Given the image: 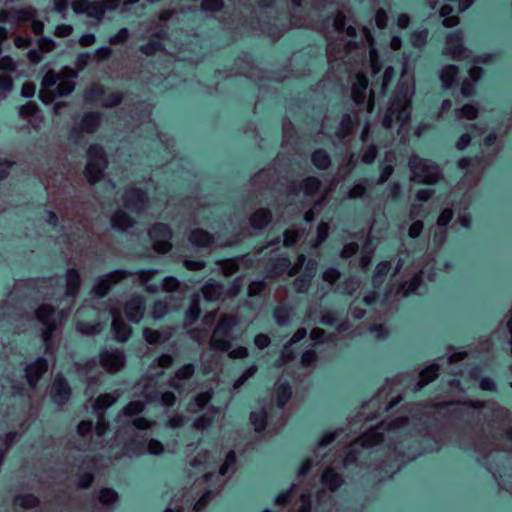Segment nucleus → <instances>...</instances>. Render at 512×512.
I'll use <instances>...</instances> for the list:
<instances>
[{
  "mask_svg": "<svg viewBox=\"0 0 512 512\" xmlns=\"http://www.w3.org/2000/svg\"><path fill=\"white\" fill-rule=\"evenodd\" d=\"M332 28L336 37L327 39L326 48L329 73L340 87L344 86V80L351 84V97L355 105L371 113L375 106V90L371 88L367 98L368 76L374 77L382 68L371 29L364 26L360 41L355 40L356 28L353 25L346 27V17L342 12L333 18Z\"/></svg>",
  "mask_w": 512,
  "mask_h": 512,
  "instance_id": "f257e3e1",
  "label": "nucleus"
},
{
  "mask_svg": "<svg viewBox=\"0 0 512 512\" xmlns=\"http://www.w3.org/2000/svg\"><path fill=\"white\" fill-rule=\"evenodd\" d=\"M144 410V403L136 400L128 403L118 415L122 425L115 433V441L123 442L122 456L134 457L145 453L160 455L164 448L160 441L148 439L147 430L155 425L145 417H135Z\"/></svg>",
  "mask_w": 512,
  "mask_h": 512,
  "instance_id": "f03ea898",
  "label": "nucleus"
},
{
  "mask_svg": "<svg viewBox=\"0 0 512 512\" xmlns=\"http://www.w3.org/2000/svg\"><path fill=\"white\" fill-rule=\"evenodd\" d=\"M158 271L155 269L140 270L136 272L126 270H116L100 277L92 288V292L98 296H105L108 291L117 283L120 282H133L146 286V291L150 293H157L160 290L168 292L176 291L180 285L177 278L168 276L157 283H150L152 277Z\"/></svg>",
  "mask_w": 512,
  "mask_h": 512,
  "instance_id": "7ed1b4c3",
  "label": "nucleus"
},
{
  "mask_svg": "<svg viewBox=\"0 0 512 512\" xmlns=\"http://www.w3.org/2000/svg\"><path fill=\"white\" fill-rule=\"evenodd\" d=\"M409 425V418L406 416L397 417L391 421H382L374 428L369 429L361 435L354 443H352L347 451L345 457L342 459L344 467L358 464L359 462V449H368L386 439L398 438Z\"/></svg>",
  "mask_w": 512,
  "mask_h": 512,
  "instance_id": "20e7f679",
  "label": "nucleus"
},
{
  "mask_svg": "<svg viewBox=\"0 0 512 512\" xmlns=\"http://www.w3.org/2000/svg\"><path fill=\"white\" fill-rule=\"evenodd\" d=\"M119 395L106 393L100 395L92 404L94 412L97 414V423L95 426V436L86 442V438L91 434L93 423L90 420H83L77 426V433L84 440V444L80 450H96L103 448L107 441L109 433V423L105 419L104 411L112 406L118 399Z\"/></svg>",
  "mask_w": 512,
  "mask_h": 512,
  "instance_id": "39448f33",
  "label": "nucleus"
},
{
  "mask_svg": "<svg viewBox=\"0 0 512 512\" xmlns=\"http://www.w3.org/2000/svg\"><path fill=\"white\" fill-rule=\"evenodd\" d=\"M415 87L409 80H401L389 99L388 107L382 120L383 126L391 130L397 126L398 135L410 121L411 99L414 95Z\"/></svg>",
  "mask_w": 512,
  "mask_h": 512,
  "instance_id": "423d86ee",
  "label": "nucleus"
},
{
  "mask_svg": "<svg viewBox=\"0 0 512 512\" xmlns=\"http://www.w3.org/2000/svg\"><path fill=\"white\" fill-rule=\"evenodd\" d=\"M237 325L238 320L235 316L225 315L221 317L210 338L211 348L223 352H229V357L233 359H243L247 357L248 350L244 346H239L230 350L231 333Z\"/></svg>",
  "mask_w": 512,
  "mask_h": 512,
  "instance_id": "0eeeda50",
  "label": "nucleus"
},
{
  "mask_svg": "<svg viewBox=\"0 0 512 512\" xmlns=\"http://www.w3.org/2000/svg\"><path fill=\"white\" fill-rule=\"evenodd\" d=\"M138 2L139 0H74L72 8L76 14H84L100 22L106 11L120 9L122 12H127L133 4Z\"/></svg>",
  "mask_w": 512,
  "mask_h": 512,
  "instance_id": "6e6552de",
  "label": "nucleus"
},
{
  "mask_svg": "<svg viewBox=\"0 0 512 512\" xmlns=\"http://www.w3.org/2000/svg\"><path fill=\"white\" fill-rule=\"evenodd\" d=\"M304 265L305 268L303 275L313 279L317 270V262L314 259H310L306 262V256L304 254H300L296 263L293 265L287 255L281 254L275 256L271 259V263L267 267L266 273L269 277L278 276L285 272H287L289 276H294Z\"/></svg>",
  "mask_w": 512,
  "mask_h": 512,
  "instance_id": "1a4fd4ad",
  "label": "nucleus"
},
{
  "mask_svg": "<svg viewBox=\"0 0 512 512\" xmlns=\"http://www.w3.org/2000/svg\"><path fill=\"white\" fill-rule=\"evenodd\" d=\"M75 77V74L67 76L49 71L42 79V89L39 93L40 100L45 104H50L55 98L70 94L74 90Z\"/></svg>",
  "mask_w": 512,
  "mask_h": 512,
  "instance_id": "9d476101",
  "label": "nucleus"
},
{
  "mask_svg": "<svg viewBox=\"0 0 512 512\" xmlns=\"http://www.w3.org/2000/svg\"><path fill=\"white\" fill-rule=\"evenodd\" d=\"M36 319L42 324L41 337L45 346L46 353L50 354L53 346L52 334L57 326L66 316L64 310L57 311L48 304H42L36 311Z\"/></svg>",
  "mask_w": 512,
  "mask_h": 512,
  "instance_id": "9b49d317",
  "label": "nucleus"
},
{
  "mask_svg": "<svg viewBox=\"0 0 512 512\" xmlns=\"http://www.w3.org/2000/svg\"><path fill=\"white\" fill-rule=\"evenodd\" d=\"M48 370V361L45 357H38L33 363L26 366L25 379L28 387H25L23 382L12 383V395L13 396H22L27 394L30 397L29 393L34 390L37 381L41 378V376Z\"/></svg>",
  "mask_w": 512,
  "mask_h": 512,
  "instance_id": "f8f14e48",
  "label": "nucleus"
},
{
  "mask_svg": "<svg viewBox=\"0 0 512 512\" xmlns=\"http://www.w3.org/2000/svg\"><path fill=\"white\" fill-rule=\"evenodd\" d=\"M411 179L420 183L431 184L436 182L441 175L440 167L431 160L412 155L409 159Z\"/></svg>",
  "mask_w": 512,
  "mask_h": 512,
  "instance_id": "ddd939ff",
  "label": "nucleus"
},
{
  "mask_svg": "<svg viewBox=\"0 0 512 512\" xmlns=\"http://www.w3.org/2000/svg\"><path fill=\"white\" fill-rule=\"evenodd\" d=\"M108 160L103 147L99 144H92L87 150V164L85 176L89 183L94 184L102 179L107 168Z\"/></svg>",
  "mask_w": 512,
  "mask_h": 512,
  "instance_id": "4468645a",
  "label": "nucleus"
},
{
  "mask_svg": "<svg viewBox=\"0 0 512 512\" xmlns=\"http://www.w3.org/2000/svg\"><path fill=\"white\" fill-rule=\"evenodd\" d=\"M154 249L159 253H166L171 249L172 231L167 224L156 223L148 231Z\"/></svg>",
  "mask_w": 512,
  "mask_h": 512,
  "instance_id": "2eb2a0df",
  "label": "nucleus"
},
{
  "mask_svg": "<svg viewBox=\"0 0 512 512\" xmlns=\"http://www.w3.org/2000/svg\"><path fill=\"white\" fill-rule=\"evenodd\" d=\"M148 404L159 403L164 408H170L176 403V396L171 391H162L156 384L148 383L142 390Z\"/></svg>",
  "mask_w": 512,
  "mask_h": 512,
  "instance_id": "dca6fc26",
  "label": "nucleus"
},
{
  "mask_svg": "<svg viewBox=\"0 0 512 512\" xmlns=\"http://www.w3.org/2000/svg\"><path fill=\"white\" fill-rule=\"evenodd\" d=\"M78 371L85 375L87 380V387L85 394L90 398L94 397L100 384L99 375L94 373V370H98V362L95 358L86 361L84 364H78Z\"/></svg>",
  "mask_w": 512,
  "mask_h": 512,
  "instance_id": "f3484780",
  "label": "nucleus"
},
{
  "mask_svg": "<svg viewBox=\"0 0 512 512\" xmlns=\"http://www.w3.org/2000/svg\"><path fill=\"white\" fill-rule=\"evenodd\" d=\"M109 315L112 318L111 325L114 338L119 342H126L131 336L132 329L124 322L120 309L110 306Z\"/></svg>",
  "mask_w": 512,
  "mask_h": 512,
  "instance_id": "a211bd4d",
  "label": "nucleus"
},
{
  "mask_svg": "<svg viewBox=\"0 0 512 512\" xmlns=\"http://www.w3.org/2000/svg\"><path fill=\"white\" fill-rule=\"evenodd\" d=\"M189 241L193 245L203 247V248L232 245V244L236 243V240L220 242V241H218V239L215 238L214 235L210 234L209 232H207L203 229H199V228L191 231V233L189 235Z\"/></svg>",
  "mask_w": 512,
  "mask_h": 512,
  "instance_id": "6ab92c4d",
  "label": "nucleus"
},
{
  "mask_svg": "<svg viewBox=\"0 0 512 512\" xmlns=\"http://www.w3.org/2000/svg\"><path fill=\"white\" fill-rule=\"evenodd\" d=\"M467 49L463 46V34L460 30L450 32L446 37V54L454 60L467 57Z\"/></svg>",
  "mask_w": 512,
  "mask_h": 512,
  "instance_id": "aec40b11",
  "label": "nucleus"
},
{
  "mask_svg": "<svg viewBox=\"0 0 512 512\" xmlns=\"http://www.w3.org/2000/svg\"><path fill=\"white\" fill-rule=\"evenodd\" d=\"M147 194L142 189L132 188L123 195V203L126 209L139 213L147 204Z\"/></svg>",
  "mask_w": 512,
  "mask_h": 512,
  "instance_id": "412c9836",
  "label": "nucleus"
},
{
  "mask_svg": "<svg viewBox=\"0 0 512 512\" xmlns=\"http://www.w3.org/2000/svg\"><path fill=\"white\" fill-rule=\"evenodd\" d=\"M101 366L109 372H116L124 366L125 355L119 349L103 350L100 353Z\"/></svg>",
  "mask_w": 512,
  "mask_h": 512,
  "instance_id": "4be33fe9",
  "label": "nucleus"
},
{
  "mask_svg": "<svg viewBox=\"0 0 512 512\" xmlns=\"http://www.w3.org/2000/svg\"><path fill=\"white\" fill-rule=\"evenodd\" d=\"M146 304L141 295H133L125 303V315L132 323H139L145 312Z\"/></svg>",
  "mask_w": 512,
  "mask_h": 512,
  "instance_id": "5701e85b",
  "label": "nucleus"
},
{
  "mask_svg": "<svg viewBox=\"0 0 512 512\" xmlns=\"http://www.w3.org/2000/svg\"><path fill=\"white\" fill-rule=\"evenodd\" d=\"M70 395L71 390L66 379L61 374L56 375L51 386L52 401L62 405L69 400Z\"/></svg>",
  "mask_w": 512,
  "mask_h": 512,
  "instance_id": "b1692460",
  "label": "nucleus"
},
{
  "mask_svg": "<svg viewBox=\"0 0 512 512\" xmlns=\"http://www.w3.org/2000/svg\"><path fill=\"white\" fill-rule=\"evenodd\" d=\"M426 274V268L421 269L418 273H415L409 281L403 282L397 289V294L403 297L408 296L411 293H415L419 288L422 278ZM436 277L434 271H427V278L433 281Z\"/></svg>",
  "mask_w": 512,
  "mask_h": 512,
  "instance_id": "393cba45",
  "label": "nucleus"
},
{
  "mask_svg": "<svg viewBox=\"0 0 512 512\" xmlns=\"http://www.w3.org/2000/svg\"><path fill=\"white\" fill-rule=\"evenodd\" d=\"M453 408V411L463 412L466 410H479L484 407V402L480 400L468 401V402H445L435 401L431 403V408L435 411L440 412L447 408Z\"/></svg>",
  "mask_w": 512,
  "mask_h": 512,
  "instance_id": "a878e982",
  "label": "nucleus"
},
{
  "mask_svg": "<svg viewBox=\"0 0 512 512\" xmlns=\"http://www.w3.org/2000/svg\"><path fill=\"white\" fill-rule=\"evenodd\" d=\"M321 182L317 177H307L297 184H293L290 187V193L293 195H299L303 193L306 197L314 196L320 189Z\"/></svg>",
  "mask_w": 512,
  "mask_h": 512,
  "instance_id": "bb28decb",
  "label": "nucleus"
},
{
  "mask_svg": "<svg viewBox=\"0 0 512 512\" xmlns=\"http://www.w3.org/2000/svg\"><path fill=\"white\" fill-rule=\"evenodd\" d=\"M195 371V366L192 363H188L180 367L169 380V386L177 390L179 393L184 392V386L182 381L190 379Z\"/></svg>",
  "mask_w": 512,
  "mask_h": 512,
  "instance_id": "cd10ccee",
  "label": "nucleus"
},
{
  "mask_svg": "<svg viewBox=\"0 0 512 512\" xmlns=\"http://www.w3.org/2000/svg\"><path fill=\"white\" fill-rule=\"evenodd\" d=\"M308 23L306 22V20H302L298 17H296L295 15H293L290 19V24L289 25H286V24H282L281 26H269V27H265L263 28V32L266 33L269 37H271L273 40H276V39H279L282 34L290 27H304V26H307Z\"/></svg>",
  "mask_w": 512,
  "mask_h": 512,
  "instance_id": "c85d7f7f",
  "label": "nucleus"
},
{
  "mask_svg": "<svg viewBox=\"0 0 512 512\" xmlns=\"http://www.w3.org/2000/svg\"><path fill=\"white\" fill-rule=\"evenodd\" d=\"M439 374V365L438 364H431L427 367H425L420 373H419V380L412 383V390L414 392L420 391L424 386H426L429 382H431L433 379H435Z\"/></svg>",
  "mask_w": 512,
  "mask_h": 512,
  "instance_id": "c756f323",
  "label": "nucleus"
},
{
  "mask_svg": "<svg viewBox=\"0 0 512 512\" xmlns=\"http://www.w3.org/2000/svg\"><path fill=\"white\" fill-rule=\"evenodd\" d=\"M482 68L478 66H473L469 70V78L466 79L461 85V94L464 97H470L475 92V85L479 81L482 76Z\"/></svg>",
  "mask_w": 512,
  "mask_h": 512,
  "instance_id": "7c9ffc66",
  "label": "nucleus"
},
{
  "mask_svg": "<svg viewBox=\"0 0 512 512\" xmlns=\"http://www.w3.org/2000/svg\"><path fill=\"white\" fill-rule=\"evenodd\" d=\"M306 335H307V330L305 328H299L293 334V336L290 338L289 342L284 346V348L281 352L280 360L278 362L279 363L280 362L287 363L289 361H292L295 358V355H294L293 351L290 349V347L293 344H296V343L300 342L301 340H303L306 337Z\"/></svg>",
  "mask_w": 512,
  "mask_h": 512,
  "instance_id": "2f4dec72",
  "label": "nucleus"
},
{
  "mask_svg": "<svg viewBox=\"0 0 512 512\" xmlns=\"http://www.w3.org/2000/svg\"><path fill=\"white\" fill-rule=\"evenodd\" d=\"M471 432L473 433V437L468 444L464 445V449L474 450L479 453H486L496 449V447L491 446L486 436L484 437L483 435H479L476 431Z\"/></svg>",
  "mask_w": 512,
  "mask_h": 512,
  "instance_id": "473e14b6",
  "label": "nucleus"
},
{
  "mask_svg": "<svg viewBox=\"0 0 512 512\" xmlns=\"http://www.w3.org/2000/svg\"><path fill=\"white\" fill-rule=\"evenodd\" d=\"M221 413L220 407L211 406L203 415L195 419L193 426L197 430H205L210 427L216 417Z\"/></svg>",
  "mask_w": 512,
  "mask_h": 512,
  "instance_id": "72a5a7b5",
  "label": "nucleus"
},
{
  "mask_svg": "<svg viewBox=\"0 0 512 512\" xmlns=\"http://www.w3.org/2000/svg\"><path fill=\"white\" fill-rule=\"evenodd\" d=\"M102 114L100 112H87L83 115L79 127L87 133L95 132L101 124Z\"/></svg>",
  "mask_w": 512,
  "mask_h": 512,
  "instance_id": "f704fd0d",
  "label": "nucleus"
},
{
  "mask_svg": "<svg viewBox=\"0 0 512 512\" xmlns=\"http://www.w3.org/2000/svg\"><path fill=\"white\" fill-rule=\"evenodd\" d=\"M166 36V32L164 30H159L153 35V39H151L147 44L141 45L139 47V51L146 55L152 56L162 50L163 46L160 42Z\"/></svg>",
  "mask_w": 512,
  "mask_h": 512,
  "instance_id": "c9c22d12",
  "label": "nucleus"
},
{
  "mask_svg": "<svg viewBox=\"0 0 512 512\" xmlns=\"http://www.w3.org/2000/svg\"><path fill=\"white\" fill-rule=\"evenodd\" d=\"M80 276L78 272L74 269H68L66 272V288H65V295L68 298H74L80 287Z\"/></svg>",
  "mask_w": 512,
  "mask_h": 512,
  "instance_id": "e433bc0d",
  "label": "nucleus"
},
{
  "mask_svg": "<svg viewBox=\"0 0 512 512\" xmlns=\"http://www.w3.org/2000/svg\"><path fill=\"white\" fill-rule=\"evenodd\" d=\"M200 312V297L198 294H194L190 306L185 312L184 326L187 328L193 325L198 320Z\"/></svg>",
  "mask_w": 512,
  "mask_h": 512,
  "instance_id": "4c0bfd02",
  "label": "nucleus"
},
{
  "mask_svg": "<svg viewBox=\"0 0 512 512\" xmlns=\"http://www.w3.org/2000/svg\"><path fill=\"white\" fill-rule=\"evenodd\" d=\"M396 160V154L394 151H387L385 154L384 165L381 168L379 178L377 180L378 185L384 184L394 171V162Z\"/></svg>",
  "mask_w": 512,
  "mask_h": 512,
  "instance_id": "58836bf2",
  "label": "nucleus"
},
{
  "mask_svg": "<svg viewBox=\"0 0 512 512\" xmlns=\"http://www.w3.org/2000/svg\"><path fill=\"white\" fill-rule=\"evenodd\" d=\"M213 396L212 390L197 394L188 404L187 410L191 413H198L210 402Z\"/></svg>",
  "mask_w": 512,
  "mask_h": 512,
  "instance_id": "ea45409f",
  "label": "nucleus"
},
{
  "mask_svg": "<svg viewBox=\"0 0 512 512\" xmlns=\"http://www.w3.org/2000/svg\"><path fill=\"white\" fill-rule=\"evenodd\" d=\"M271 212L267 208H260L256 210L251 218H250V224L254 229L261 230L265 228L268 223L271 221Z\"/></svg>",
  "mask_w": 512,
  "mask_h": 512,
  "instance_id": "a19ab883",
  "label": "nucleus"
},
{
  "mask_svg": "<svg viewBox=\"0 0 512 512\" xmlns=\"http://www.w3.org/2000/svg\"><path fill=\"white\" fill-rule=\"evenodd\" d=\"M112 227L124 231L134 225V219L130 217L125 211L118 210L111 218Z\"/></svg>",
  "mask_w": 512,
  "mask_h": 512,
  "instance_id": "79ce46f5",
  "label": "nucleus"
},
{
  "mask_svg": "<svg viewBox=\"0 0 512 512\" xmlns=\"http://www.w3.org/2000/svg\"><path fill=\"white\" fill-rule=\"evenodd\" d=\"M223 292V285L215 280L210 279L207 281L203 288L202 293L206 300L215 301L217 300Z\"/></svg>",
  "mask_w": 512,
  "mask_h": 512,
  "instance_id": "37998d69",
  "label": "nucleus"
},
{
  "mask_svg": "<svg viewBox=\"0 0 512 512\" xmlns=\"http://www.w3.org/2000/svg\"><path fill=\"white\" fill-rule=\"evenodd\" d=\"M321 481L323 485L326 486L331 491H335L343 483L342 477L338 473H336L333 470V468H327L323 472Z\"/></svg>",
  "mask_w": 512,
  "mask_h": 512,
  "instance_id": "c03bdc74",
  "label": "nucleus"
},
{
  "mask_svg": "<svg viewBox=\"0 0 512 512\" xmlns=\"http://www.w3.org/2000/svg\"><path fill=\"white\" fill-rule=\"evenodd\" d=\"M458 75V67L456 65H446L441 70L440 79L445 89H451Z\"/></svg>",
  "mask_w": 512,
  "mask_h": 512,
  "instance_id": "a18cd8bd",
  "label": "nucleus"
},
{
  "mask_svg": "<svg viewBox=\"0 0 512 512\" xmlns=\"http://www.w3.org/2000/svg\"><path fill=\"white\" fill-rule=\"evenodd\" d=\"M292 390L288 382H281L276 387L277 405L280 409H283L291 398Z\"/></svg>",
  "mask_w": 512,
  "mask_h": 512,
  "instance_id": "49530a36",
  "label": "nucleus"
},
{
  "mask_svg": "<svg viewBox=\"0 0 512 512\" xmlns=\"http://www.w3.org/2000/svg\"><path fill=\"white\" fill-rule=\"evenodd\" d=\"M275 322L279 326H284L290 323L291 308L286 304H279L273 311Z\"/></svg>",
  "mask_w": 512,
  "mask_h": 512,
  "instance_id": "de8ad7c7",
  "label": "nucleus"
},
{
  "mask_svg": "<svg viewBox=\"0 0 512 512\" xmlns=\"http://www.w3.org/2000/svg\"><path fill=\"white\" fill-rule=\"evenodd\" d=\"M390 268H391V263L389 261H382L376 266L373 277H372V284L375 288H378L381 286V284L384 282V279H385L386 275L388 274Z\"/></svg>",
  "mask_w": 512,
  "mask_h": 512,
  "instance_id": "09e8293b",
  "label": "nucleus"
},
{
  "mask_svg": "<svg viewBox=\"0 0 512 512\" xmlns=\"http://www.w3.org/2000/svg\"><path fill=\"white\" fill-rule=\"evenodd\" d=\"M311 161L320 170L327 169L331 164L330 156L324 149L315 150L311 155Z\"/></svg>",
  "mask_w": 512,
  "mask_h": 512,
  "instance_id": "8fccbe9b",
  "label": "nucleus"
},
{
  "mask_svg": "<svg viewBox=\"0 0 512 512\" xmlns=\"http://www.w3.org/2000/svg\"><path fill=\"white\" fill-rule=\"evenodd\" d=\"M143 337L148 344L155 345L166 341L170 337V334L167 332L152 330L150 328H144Z\"/></svg>",
  "mask_w": 512,
  "mask_h": 512,
  "instance_id": "3c124183",
  "label": "nucleus"
},
{
  "mask_svg": "<svg viewBox=\"0 0 512 512\" xmlns=\"http://www.w3.org/2000/svg\"><path fill=\"white\" fill-rule=\"evenodd\" d=\"M440 16L443 18L445 27H453L459 23V17L457 13H454V8L451 5H443L440 9Z\"/></svg>",
  "mask_w": 512,
  "mask_h": 512,
  "instance_id": "603ef678",
  "label": "nucleus"
},
{
  "mask_svg": "<svg viewBox=\"0 0 512 512\" xmlns=\"http://www.w3.org/2000/svg\"><path fill=\"white\" fill-rule=\"evenodd\" d=\"M352 129L353 120L350 114H344L342 116L339 126L336 129V137L339 138L340 140H344L351 133Z\"/></svg>",
  "mask_w": 512,
  "mask_h": 512,
  "instance_id": "864d4df0",
  "label": "nucleus"
},
{
  "mask_svg": "<svg viewBox=\"0 0 512 512\" xmlns=\"http://www.w3.org/2000/svg\"><path fill=\"white\" fill-rule=\"evenodd\" d=\"M266 412L262 409L260 411H253L250 414L251 424L254 426L255 431L261 432L266 427Z\"/></svg>",
  "mask_w": 512,
  "mask_h": 512,
  "instance_id": "5fc2aeb1",
  "label": "nucleus"
},
{
  "mask_svg": "<svg viewBox=\"0 0 512 512\" xmlns=\"http://www.w3.org/2000/svg\"><path fill=\"white\" fill-rule=\"evenodd\" d=\"M359 288V280L352 276L336 287V291L348 295H352Z\"/></svg>",
  "mask_w": 512,
  "mask_h": 512,
  "instance_id": "6e6d98bb",
  "label": "nucleus"
},
{
  "mask_svg": "<svg viewBox=\"0 0 512 512\" xmlns=\"http://www.w3.org/2000/svg\"><path fill=\"white\" fill-rule=\"evenodd\" d=\"M303 231L296 227L287 229L283 234V245L286 247L293 246L301 238Z\"/></svg>",
  "mask_w": 512,
  "mask_h": 512,
  "instance_id": "4d7b16f0",
  "label": "nucleus"
},
{
  "mask_svg": "<svg viewBox=\"0 0 512 512\" xmlns=\"http://www.w3.org/2000/svg\"><path fill=\"white\" fill-rule=\"evenodd\" d=\"M76 329L82 334L93 335L99 333L102 330V326L100 322L90 323L79 321L76 325Z\"/></svg>",
  "mask_w": 512,
  "mask_h": 512,
  "instance_id": "13d9d810",
  "label": "nucleus"
},
{
  "mask_svg": "<svg viewBox=\"0 0 512 512\" xmlns=\"http://www.w3.org/2000/svg\"><path fill=\"white\" fill-rule=\"evenodd\" d=\"M483 154L473 158L463 157L458 161V167L461 169H478L482 166Z\"/></svg>",
  "mask_w": 512,
  "mask_h": 512,
  "instance_id": "bf43d9fd",
  "label": "nucleus"
},
{
  "mask_svg": "<svg viewBox=\"0 0 512 512\" xmlns=\"http://www.w3.org/2000/svg\"><path fill=\"white\" fill-rule=\"evenodd\" d=\"M105 90L101 86H95L85 92L86 102H99L103 105Z\"/></svg>",
  "mask_w": 512,
  "mask_h": 512,
  "instance_id": "052dcab7",
  "label": "nucleus"
},
{
  "mask_svg": "<svg viewBox=\"0 0 512 512\" xmlns=\"http://www.w3.org/2000/svg\"><path fill=\"white\" fill-rule=\"evenodd\" d=\"M15 504L23 508H34L39 505V499L33 494H23L15 498Z\"/></svg>",
  "mask_w": 512,
  "mask_h": 512,
  "instance_id": "680f3d73",
  "label": "nucleus"
},
{
  "mask_svg": "<svg viewBox=\"0 0 512 512\" xmlns=\"http://www.w3.org/2000/svg\"><path fill=\"white\" fill-rule=\"evenodd\" d=\"M477 114H478L477 107H475L474 105H471V104L464 105L462 108L455 110V117L457 119H461V118L475 119L477 117Z\"/></svg>",
  "mask_w": 512,
  "mask_h": 512,
  "instance_id": "e2e57ef3",
  "label": "nucleus"
},
{
  "mask_svg": "<svg viewBox=\"0 0 512 512\" xmlns=\"http://www.w3.org/2000/svg\"><path fill=\"white\" fill-rule=\"evenodd\" d=\"M236 465V454L233 450L229 451L226 455L225 461L219 469V476H225L230 470H233Z\"/></svg>",
  "mask_w": 512,
  "mask_h": 512,
  "instance_id": "0e129e2a",
  "label": "nucleus"
},
{
  "mask_svg": "<svg viewBox=\"0 0 512 512\" xmlns=\"http://www.w3.org/2000/svg\"><path fill=\"white\" fill-rule=\"evenodd\" d=\"M118 499V494L111 488H103L99 492V501L103 505H109L115 503Z\"/></svg>",
  "mask_w": 512,
  "mask_h": 512,
  "instance_id": "69168bd1",
  "label": "nucleus"
},
{
  "mask_svg": "<svg viewBox=\"0 0 512 512\" xmlns=\"http://www.w3.org/2000/svg\"><path fill=\"white\" fill-rule=\"evenodd\" d=\"M395 77V70L393 67L389 66L385 69L383 74L382 83L380 86V94L381 96H385L386 92L388 90V87L390 86L393 78Z\"/></svg>",
  "mask_w": 512,
  "mask_h": 512,
  "instance_id": "338daca9",
  "label": "nucleus"
},
{
  "mask_svg": "<svg viewBox=\"0 0 512 512\" xmlns=\"http://www.w3.org/2000/svg\"><path fill=\"white\" fill-rule=\"evenodd\" d=\"M428 37V30L427 29H421L418 31H414L410 37V41L414 47H422Z\"/></svg>",
  "mask_w": 512,
  "mask_h": 512,
  "instance_id": "774afa93",
  "label": "nucleus"
}]
</instances>
